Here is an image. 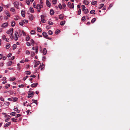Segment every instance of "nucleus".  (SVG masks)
Instances as JSON below:
<instances>
[{
  "instance_id": "nucleus-1",
  "label": "nucleus",
  "mask_w": 130,
  "mask_h": 130,
  "mask_svg": "<svg viewBox=\"0 0 130 130\" xmlns=\"http://www.w3.org/2000/svg\"><path fill=\"white\" fill-rule=\"evenodd\" d=\"M19 37V35L18 32L17 31H15L14 33V40L15 41L17 40H18V37Z\"/></svg>"
},
{
  "instance_id": "nucleus-2",
  "label": "nucleus",
  "mask_w": 130,
  "mask_h": 130,
  "mask_svg": "<svg viewBox=\"0 0 130 130\" xmlns=\"http://www.w3.org/2000/svg\"><path fill=\"white\" fill-rule=\"evenodd\" d=\"M28 92V98L32 97L34 94V92L33 91H29Z\"/></svg>"
},
{
  "instance_id": "nucleus-3",
  "label": "nucleus",
  "mask_w": 130,
  "mask_h": 130,
  "mask_svg": "<svg viewBox=\"0 0 130 130\" xmlns=\"http://www.w3.org/2000/svg\"><path fill=\"white\" fill-rule=\"evenodd\" d=\"M13 4L15 7L17 8L18 9L19 8H18L19 6V3L18 2H15L13 3Z\"/></svg>"
},
{
  "instance_id": "nucleus-4",
  "label": "nucleus",
  "mask_w": 130,
  "mask_h": 130,
  "mask_svg": "<svg viewBox=\"0 0 130 130\" xmlns=\"http://www.w3.org/2000/svg\"><path fill=\"white\" fill-rule=\"evenodd\" d=\"M41 22L43 23H45V21L44 20V16L42 15H41Z\"/></svg>"
},
{
  "instance_id": "nucleus-5",
  "label": "nucleus",
  "mask_w": 130,
  "mask_h": 130,
  "mask_svg": "<svg viewBox=\"0 0 130 130\" xmlns=\"http://www.w3.org/2000/svg\"><path fill=\"white\" fill-rule=\"evenodd\" d=\"M8 23H5L2 24L1 27H3L5 28L8 26Z\"/></svg>"
},
{
  "instance_id": "nucleus-6",
  "label": "nucleus",
  "mask_w": 130,
  "mask_h": 130,
  "mask_svg": "<svg viewBox=\"0 0 130 130\" xmlns=\"http://www.w3.org/2000/svg\"><path fill=\"white\" fill-rule=\"evenodd\" d=\"M41 7L40 5L39 4H37L36 7V9H37L38 11V12H40Z\"/></svg>"
},
{
  "instance_id": "nucleus-7",
  "label": "nucleus",
  "mask_w": 130,
  "mask_h": 130,
  "mask_svg": "<svg viewBox=\"0 0 130 130\" xmlns=\"http://www.w3.org/2000/svg\"><path fill=\"white\" fill-rule=\"evenodd\" d=\"M40 64V62L39 61H37L35 63V64L34 66V68L36 67H37L38 66L39 64Z\"/></svg>"
},
{
  "instance_id": "nucleus-8",
  "label": "nucleus",
  "mask_w": 130,
  "mask_h": 130,
  "mask_svg": "<svg viewBox=\"0 0 130 130\" xmlns=\"http://www.w3.org/2000/svg\"><path fill=\"white\" fill-rule=\"evenodd\" d=\"M11 123L10 122H9L6 123L4 126L5 127H7L9 126L11 124Z\"/></svg>"
},
{
  "instance_id": "nucleus-9",
  "label": "nucleus",
  "mask_w": 130,
  "mask_h": 130,
  "mask_svg": "<svg viewBox=\"0 0 130 130\" xmlns=\"http://www.w3.org/2000/svg\"><path fill=\"white\" fill-rule=\"evenodd\" d=\"M38 84L37 83H34V84H32L31 85V86L32 87H35L37 86Z\"/></svg>"
},
{
  "instance_id": "nucleus-10",
  "label": "nucleus",
  "mask_w": 130,
  "mask_h": 130,
  "mask_svg": "<svg viewBox=\"0 0 130 130\" xmlns=\"http://www.w3.org/2000/svg\"><path fill=\"white\" fill-rule=\"evenodd\" d=\"M64 17V15L62 14H60L59 16V18L61 20H63Z\"/></svg>"
},
{
  "instance_id": "nucleus-11",
  "label": "nucleus",
  "mask_w": 130,
  "mask_h": 130,
  "mask_svg": "<svg viewBox=\"0 0 130 130\" xmlns=\"http://www.w3.org/2000/svg\"><path fill=\"white\" fill-rule=\"evenodd\" d=\"M45 66L44 64H41L39 67V68H41V70H42V69L44 68V67Z\"/></svg>"
},
{
  "instance_id": "nucleus-12",
  "label": "nucleus",
  "mask_w": 130,
  "mask_h": 130,
  "mask_svg": "<svg viewBox=\"0 0 130 130\" xmlns=\"http://www.w3.org/2000/svg\"><path fill=\"white\" fill-rule=\"evenodd\" d=\"M46 4L47 6L48 7H50L51 6V4L50 2L48 0L46 1Z\"/></svg>"
},
{
  "instance_id": "nucleus-13",
  "label": "nucleus",
  "mask_w": 130,
  "mask_h": 130,
  "mask_svg": "<svg viewBox=\"0 0 130 130\" xmlns=\"http://www.w3.org/2000/svg\"><path fill=\"white\" fill-rule=\"evenodd\" d=\"M104 4H100L99 5L98 8L99 9H101L104 6Z\"/></svg>"
},
{
  "instance_id": "nucleus-14",
  "label": "nucleus",
  "mask_w": 130,
  "mask_h": 130,
  "mask_svg": "<svg viewBox=\"0 0 130 130\" xmlns=\"http://www.w3.org/2000/svg\"><path fill=\"white\" fill-rule=\"evenodd\" d=\"M12 64V61H9V62H7V65L8 66H10Z\"/></svg>"
},
{
  "instance_id": "nucleus-15",
  "label": "nucleus",
  "mask_w": 130,
  "mask_h": 130,
  "mask_svg": "<svg viewBox=\"0 0 130 130\" xmlns=\"http://www.w3.org/2000/svg\"><path fill=\"white\" fill-rule=\"evenodd\" d=\"M21 13L22 14V15L23 17H24L25 16V12L23 10H22L21 11Z\"/></svg>"
},
{
  "instance_id": "nucleus-16",
  "label": "nucleus",
  "mask_w": 130,
  "mask_h": 130,
  "mask_svg": "<svg viewBox=\"0 0 130 130\" xmlns=\"http://www.w3.org/2000/svg\"><path fill=\"white\" fill-rule=\"evenodd\" d=\"M43 52L44 55H45L47 53V50L45 48H44L43 49Z\"/></svg>"
},
{
  "instance_id": "nucleus-17",
  "label": "nucleus",
  "mask_w": 130,
  "mask_h": 130,
  "mask_svg": "<svg viewBox=\"0 0 130 130\" xmlns=\"http://www.w3.org/2000/svg\"><path fill=\"white\" fill-rule=\"evenodd\" d=\"M29 18L30 20H32L33 19V16L31 14L29 15Z\"/></svg>"
},
{
  "instance_id": "nucleus-18",
  "label": "nucleus",
  "mask_w": 130,
  "mask_h": 130,
  "mask_svg": "<svg viewBox=\"0 0 130 130\" xmlns=\"http://www.w3.org/2000/svg\"><path fill=\"white\" fill-rule=\"evenodd\" d=\"M50 14L52 15H53L54 14V12L53 9H51L50 10Z\"/></svg>"
},
{
  "instance_id": "nucleus-19",
  "label": "nucleus",
  "mask_w": 130,
  "mask_h": 130,
  "mask_svg": "<svg viewBox=\"0 0 130 130\" xmlns=\"http://www.w3.org/2000/svg\"><path fill=\"white\" fill-rule=\"evenodd\" d=\"M10 46V44L9 43H7L6 45V47L7 49L9 48Z\"/></svg>"
},
{
  "instance_id": "nucleus-20",
  "label": "nucleus",
  "mask_w": 130,
  "mask_h": 130,
  "mask_svg": "<svg viewBox=\"0 0 130 130\" xmlns=\"http://www.w3.org/2000/svg\"><path fill=\"white\" fill-rule=\"evenodd\" d=\"M83 3L86 5H88L89 4L88 1L86 0L84 1Z\"/></svg>"
},
{
  "instance_id": "nucleus-21",
  "label": "nucleus",
  "mask_w": 130,
  "mask_h": 130,
  "mask_svg": "<svg viewBox=\"0 0 130 130\" xmlns=\"http://www.w3.org/2000/svg\"><path fill=\"white\" fill-rule=\"evenodd\" d=\"M65 23V21H61L60 22V24L61 25H63Z\"/></svg>"
},
{
  "instance_id": "nucleus-22",
  "label": "nucleus",
  "mask_w": 130,
  "mask_h": 130,
  "mask_svg": "<svg viewBox=\"0 0 130 130\" xmlns=\"http://www.w3.org/2000/svg\"><path fill=\"white\" fill-rule=\"evenodd\" d=\"M9 102H5L4 104V105L5 106H8L9 105Z\"/></svg>"
},
{
  "instance_id": "nucleus-23",
  "label": "nucleus",
  "mask_w": 130,
  "mask_h": 130,
  "mask_svg": "<svg viewBox=\"0 0 130 130\" xmlns=\"http://www.w3.org/2000/svg\"><path fill=\"white\" fill-rule=\"evenodd\" d=\"M30 41L31 45L32 46H34V40L32 39H31V40Z\"/></svg>"
},
{
  "instance_id": "nucleus-24",
  "label": "nucleus",
  "mask_w": 130,
  "mask_h": 130,
  "mask_svg": "<svg viewBox=\"0 0 130 130\" xmlns=\"http://www.w3.org/2000/svg\"><path fill=\"white\" fill-rule=\"evenodd\" d=\"M43 35L45 37H47L48 36V35L45 32H43L42 33Z\"/></svg>"
},
{
  "instance_id": "nucleus-25",
  "label": "nucleus",
  "mask_w": 130,
  "mask_h": 130,
  "mask_svg": "<svg viewBox=\"0 0 130 130\" xmlns=\"http://www.w3.org/2000/svg\"><path fill=\"white\" fill-rule=\"evenodd\" d=\"M82 10L83 11H84L85 9V6L84 5H82Z\"/></svg>"
},
{
  "instance_id": "nucleus-26",
  "label": "nucleus",
  "mask_w": 130,
  "mask_h": 130,
  "mask_svg": "<svg viewBox=\"0 0 130 130\" xmlns=\"http://www.w3.org/2000/svg\"><path fill=\"white\" fill-rule=\"evenodd\" d=\"M16 79L15 77H12L10 78H9V80L10 81H14Z\"/></svg>"
},
{
  "instance_id": "nucleus-27",
  "label": "nucleus",
  "mask_w": 130,
  "mask_h": 130,
  "mask_svg": "<svg viewBox=\"0 0 130 130\" xmlns=\"http://www.w3.org/2000/svg\"><path fill=\"white\" fill-rule=\"evenodd\" d=\"M15 25V23L14 21H12L11 22V26L12 27L14 26Z\"/></svg>"
},
{
  "instance_id": "nucleus-28",
  "label": "nucleus",
  "mask_w": 130,
  "mask_h": 130,
  "mask_svg": "<svg viewBox=\"0 0 130 130\" xmlns=\"http://www.w3.org/2000/svg\"><path fill=\"white\" fill-rule=\"evenodd\" d=\"M84 11V13L85 14H87L89 12V11L88 10V9H85Z\"/></svg>"
},
{
  "instance_id": "nucleus-29",
  "label": "nucleus",
  "mask_w": 130,
  "mask_h": 130,
  "mask_svg": "<svg viewBox=\"0 0 130 130\" xmlns=\"http://www.w3.org/2000/svg\"><path fill=\"white\" fill-rule=\"evenodd\" d=\"M12 121L14 122H16L17 121V120L15 118H12L11 119Z\"/></svg>"
},
{
  "instance_id": "nucleus-30",
  "label": "nucleus",
  "mask_w": 130,
  "mask_h": 130,
  "mask_svg": "<svg viewBox=\"0 0 130 130\" xmlns=\"http://www.w3.org/2000/svg\"><path fill=\"white\" fill-rule=\"evenodd\" d=\"M16 112H12L10 113V115L13 116H15L16 115Z\"/></svg>"
},
{
  "instance_id": "nucleus-31",
  "label": "nucleus",
  "mask_w": 130,
  "mask_h": 130,
  "mask_svg": "<svg viewBox=\"0 0 130 130\" xmlns=\"http://www.w3.org/2000/svg\"><path fill=\"white\" fill-rule=\"evenodd\" d=\"M9 30L10 31V35H12V34H13V29L12 28H11L9 29Z\"/></svg>"
},
{
  "instance_id": "nucleus-32",
  "label": "nucleus",
  "mask_w": 130,
  "mask_h": 130,
  "mask_svg": "<svg viewBox=\"0 0 130 130\" xmlns=\"http://www.w3.org/2000/svg\"><path fill=\"white\" fill-rule=\"evenodd\" d=\"M48 34L50 35H52L53 34V32L50 30H49L48 31Z\"/></svg>"
},
{
  "instance_id": "nucleus-33",
  "label": "nucleus",
  "mask_w": 130,
  "mask_h": 130,
  "mask_svg": "<svg viewBox=\"0 0 130 130\" xmlns=\"http://www.w3.org/2000/svg\"><path fill=\"white\" fill-rule=\"evenodd\" d=\"M58 6L60 10H61L62 8V6L60 3L59 4Z\"/></svg>"
},
{
  "instance_id": "nucleus-34",
  "label": "nucleus",
  "mask_w": 130,
  "mask_h": 130,
  "mask_svg": "<svg viewBox=\"0 0 130 130\" xmlns=\"http://www.w3.org/2000/svg\"><path fill=\"white\" fill-rule=\"evenodd\" d=\"M10 86V85L9 84H6L5 86V87L6 89H7Z\"/></svg>"
},
{
  "instance_id": "nucleus-35",
  "label": "nucleus",
  "mask_w": 130,
  "mask_h": 130,
  "mask_svg": "<svg viewBox=\"0 0 130 130\" xmlns=\"http://www.w3.org/2000/svg\"><path fill=\"white\" fill-rule=\"evenodd\" d=\"M2 39L3 40H4L6 38V36L4 35H3L2 36Z\"/></svg>"
},
{
  "instance_id": "nucleus-36",
  "label": "nucleus",
  "mask_w": 130,
  "mask_h": 130,
  "mask_svg": "<svg viewBox=\"0 0 130 130\" xmlns=\"http://www.w3.org/2000/svg\"><path fill=\"white\" fill-rule=\"evenodd\" d=\"M48 24L51 25H52L53 24V23L52 22L49 21H48Z\"/></svg>"
},
{
  "instance_id": "nucleus-37",
  "label": "nucleus",
  "mask_w": 130,
  "mask_h": 130,
  "mask_svg": "<svg viewBox=\"0 0 130 130\" xmlns=\"http://www.w3.org/2000/svg\"><path fill=\"white\" fill-rule=\"evenodd\" d=\"M10 116H8V117L7 119H5V121L6 122H8L9 121V119H10Z\"/></svg>"
},
{
  "instance_id": "nucleus-38",
  "label": "nucleus",
  "mask_w": 130,
  "mask_h": 130,
  "mask_svg": "<svg viewBox=\"0 0 130 130\" xmlns=\"http://www.w3.org/2000/svg\"><path fill=\"white\" fill-rule=\"evenodd\" d=\"M36 53H37L38 51V47L37 46H36Z\"/></svg>"
},
{
  "instance_id": "nucleus-39",
  "label": "nucleus",
  "mask_w": 130,
  "mask_h": 130,
  "mask_svg": "<svg viewBox=\"0 0 130 130\" xmlns=\"http://www.w3.org/2000/svg\"><path fill=\"white\" fill-rule=\"evenodd\" d=\"M24 23H27L28 22V20H22Z\"/></svg>"
},
{
  "instance_id": "nucleus-40",
  "label": "nucleus",
  "mask_w": 130,
  "mask_h": 130,
  "mask_svg": "<svg viewBox=\"0 0 130 130\" xmlns=\"http://www.w3.org/2000/svg\"><path fill=\"white\" fill-rule=\"evenodd\" d=\"M86 20L85 16H84L82 18V20L83 21H84Z\"/></svg>"
},
{
  "instance_id": "nucleus-41",
  "label": "nucleus",
  "mask_w": 130,
  "mask_h": 130,
  "mask_svg": "<svg viewBox=\"0 0 130 130\" xmlns=\"http://www.w3.org/2000/svg\"><path fill=\"white\" fill-rule=\"evenodd\" d=\"M17 47V45L16 44H13V50L16 49Z\"/></svg>"
},
{
  "instance_id": "nucleus-42",
  "label": "nucleus",
  "mask_w": 130,
  "mask_h": 130,
  "mask_svg": "<svg viewBox=\"0 0 130 130\" xmlns=\"http://www.w3.org/2000/svg\"><path fill=\"white\" fill-rule=\"evenodd\" d=\"M96 21V19L95 18H93L91 20V22L92 23H94Z\"/></svg>"
},
{
  "instance_id": "nucleus-43",
  "label": "nucleus",
  "mask_w": 130,
  "mask_h": 130,
  "mask_svg": "<svg viewBox=\"0 0 130 130\" xmlns=\"http://www.w3.org/2000/svg\"><path fill=\"white\" fill-rule=\"evenodd\" d=\"M95 11L94 10H92L90 11V13L91 14L94 13V14H95V13H94L95 12Z\"/></svg>"
},
{
  "instance_id": "nucleus-44",
  "label": "nucleus",
  "mask_w": 130,
  "mask_h": 130,
  "mask_svg": "<svg viewBox=\"0 0 130 130\" xmlns=\"http://www.w3.org/2000/svg\"><path fill=\"white\" fill-rule=\"evenodd\" d=\"M97 3V2L95 1H92V2L91 4L93 5Z\"/></svg>"
},
{
  "instance_id": "nucleus-45",
  "label": "nucleus",
  "mask_w": 130,
  "mask_h": 130,
  "mask_svg": "<svg viewBox=\"0 0 130 130\" xmlns=\"http://www.w3.org/2000/svg\"><path fill=\"white\" fill-rule=\"evenodd\" d=\"M26 2L27 4L28 5H29L30 4V2L29 0H26Z\"/></svg>"
},
{
  "instance_id": "nucleus-46",
  "label": "nucleus",
  "mask_w": 130,
  "mask_h": 130,
  "mask_svg": "<svg viewBox=\"0 0 130 130\" xmlns=\"http://www.w3.org/2000/svg\"><path fill=\"white\" fill-rule=\"evenodd\" d=\"M31 34L32 35H33L35 33V30H32L31 31Z\"/></svg>"
},
{
  "instance_id": "nucleus-47",
  "label": "nucleus",
  "mask_w": 130,
  "mask_h": 130,
  "mask_svg": "<svg viewBox=\"0 0 130 130\" xmlns=\"http://www.w3.org/2000/svg\"><path fill=\"white\" fill-rule=\"evenodd\" d=\"M37 31L39 32H41V28L39 27H37Z\"/></svg>"
},
{
  "instance_id": "nucleus-48",
  "label": "nucleus",
  "mask_w": 130,
  "mask_h": 130,
  "mask_svg": "<svg viewBox=\"0 0 130 130\" xmlns=\"http://www.w3.org/2000/svg\"><path fill=\"white\" fill-rule=\"evenodd\" d=\"M25 72L27 75H29L30 74V72L29 71H26Z\"/></svg>"
},
{
  "instance_id": "nucleus-49",
  "label": "nucleus",
  "mask_w": 130,
  "mask_h": 130,
  "mask_svg": "<svg viewBox=\"0 0 130 130\" xmlns=\"http://www.w3.org/2000/svg\"><path fill=\"white\" fill-rule=\"evenodd\" d=\"M19 36H21L22 35V31L21 30H19Z\"/></svg>"
},
{
  "instance_id": "nucleus-50",
  "label": "nucleus",
  "mask_w": 130,
  "mask_h": 130,
  "mask_svg": "<svg viewBox=\"0 0 130 130\" xmlns=\"http://www.w3.org/2000/svg\"><path fill=\"white\" fill-rule=\"evenodd\" d=\"M10 11L12 12H14L15 11V9L14 7H12L10 9Z\"/></svg>"
},
{
  "instance_id": "nucleus-51",
  "label": "nucleus",
  "mask_w": 130,
  "mask_h": 130,
  "mask_svg": "<svg viewBox=\"0 0 130 130\" xmlns=\"http://www.w3.org/2000/svg\"><path fill=\"white\" fill-rule=\"evenodd\" d=\"M30 10L31 12L33 13L34 12V9L32 7H30Z\"/></svg>"
},
{
  "instance_id": "nucleus-52",
  "label": "nucleus",
  "mask_w": 130,
  "mask_h": 130,
  "mask_svg": "<svg viewBox=\"0 0 130 130\" xmlns=\"http://www.w3.org/2000/svg\"><path fill=\"white\" fill-rule=\"evenodd\" d=\"M57 0H53V4H55L56 3Z\"/></svg>"
},
{
  "instance_id": "nucleus-53",
  "label": "nucleus",
  "mask_w": 130,
  "mask_h": 130,
  "mask_svg": "<svg viewBox=\"0 0 130 130\" xmlns=\"http://www.w3.org/2000/svg\"><path fill=\"white\" fill-rule=\"evenodd\" d=\"M32 101L34 102L35 103L36 105H37V100H35L32 99Z\"/></svg>"
},
{
  "instance_id": "nucleus-54",
  "label": "nucleus",
  "mask_w": 130,
  "mask_h": 130,
  "mask_svg": "<svg viewBox=\"0 0 130 130\" xmlns=\"http://www.w3.org/2000/svg\"><path fill=\"white\" fill-rule=\"evenodd\" d=\"M30 53V52L28 50H26V54L27 55H29Z\"/></svg>"
},
{
  "instance_id": "nucleus-55",
  "label": "nucleus",
  "mask_w": 130,
  "mask_h": 130,
  "mask_svg": "<svg viewBox=\"0 0 130 130\" xmlns=\"http://www.w3.org/2000/svg\"><path fill=\"white\" fill-rule=\"evenodd\" d=\"M21 115L20 114H18L15 117V118H17L18 117H19L21 116Z\"/></svg>"
},
{
  "instance_id": "nucleus-56",
  "label": "nucleus",
  "mask_w": 130,
  "mask_h": 130,
  "mask_svg": "<svg viewBox=\"0 0 130 130\" xmlns=\"http://www.w3.org/2000/svg\"><path fill=\"white\" fill-rule=\"evenodd\" d=\"M24 86L23 85L21 84L20 85H19V88H22L24 87Z\"/></svg>"
},
{
  "instance_id": "nucleus-57",
  "label": "nucleus",
  "mask_w": 130,
  "mask_h": 130,
  "mask_svg": "<svg viewBox=\"0 0 130 130\" xmlns=\"http://www.w3.org/2000/svg\"><path fill=\"white\" fill-rule=\"evenodd\" d=\"M12 54L11 53H9L7 55V57H9L11 56Z\"/></svg>"
},
{
  "instance_id": "nucleus-58",
  "label": "nucleus",
  "mask_w": 130,
  "mask_h": 130,
  "mask_svg": "<svg viewBox=\"0 0 130 130\" xmlns=\"http://www.w3.org/2000/svg\"><path fill=\"white\" fill-rule=\"evenodd\" d=\"M23 23H24L22 21L21 22H20L19 23L20 25L21 26H23Z\"/></svg>"
},
{
  "instance_id": "nucleus-59",
  "label": "nucleus",
  "mask_w": 130,
  "mask_h": 130,
  "mask_svg": "<svg viewBox=\"0 0 130 130\" xmlns=\"http://www.w3.org/2000/svg\"><path fill=\"white\" fill-rule=\"evenodd\" d=\"M10 38L11 40H13L14 38V37L13 34H12V35H11V36L10 37Z\"/></svg>"
},
{
  "instance_id": "nucleus-60",
  "label": "nucleus",
  "mask_w": 130,
  "mask_h": 130,
  "mask_svg": "<svg viewBox=\"0 0 130 130\" xmlns=\"http://www.w3.org/2000/svg\"><path fill=\"white\" fill-rule=\"evenodd\" d=\"M31 56H32V57H33V56H34V55H35V53L34 52H31Z\"/></svg>"
},
{
  "instance_id": "nucleus-61",
  "label": "nucleus",
  "mask_w": 130,
  "mask_h": 130,
  "mask_svg": "<svg viewBox=\"0 0 130 130\" xmlns=\"http://www.w3.org/2000/svg\"><path fill=\"white\" fill-rule=\"evenodd\" d=\"M26 44L27 45L29 46H30L31 45L30 43L29 42H27L26 43Z\"/></svg>"
},
{
  "instance_id": "nucleus-62",
  "label": "nucleus",
  "mask_w": 130,
  "mask_h": 130,
  "mask_svg": "<svg viewBox=\"0 0 130 130\" xmlns=\"http://www.w3.org/2000/svg\"><path fill=\"white\" fill-rule=\"evenodd\" d=\"M7 58V56H4L3 57V60H5Z\"/></svg>"
},
{
  "instance_id": "nucleus-63",
  "label": "nucleus",
  "mask_w": 130,
  "mask_h": 130,
  "mask_svg": "<svg viewBox=\"0 0 130 130\" xmlns=\"http://www.w3.org/2000/svg\"><path fill=\"white\" fill-rule=\"evenodd\" d=\"M30 37L29 36H28L26 38V41H28L29 40Z\"/></svg>"
},
{
  "instance_id": "nucleus-64",
  "label": "nucleus",
  "mask_w": 130,
  "mask_h": 130,
  "mask_svg": "<svg viewBox=\"0 0 130 130\" xmlns=\"http://www.w3.org/2000/svg\"><path fill=\"white\" fill-rule=\"evenodd\" d=\"M28 77V76H26L25 77H24L23 79V80L24 81L25 80L27 79V78Z\"/></svg>"
}]
</instances>
